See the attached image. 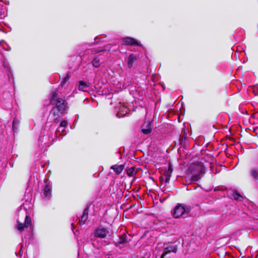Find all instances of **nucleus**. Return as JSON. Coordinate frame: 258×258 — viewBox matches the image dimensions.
<instances>
[{
    "label": "nucleus",
    "instance_id": "16",
    "mask_svg": "<svg viewBox=\"0 0 258 258\" xmlns=\"http://www.w3.org/2000/svg\"><path fill=\"white\" fill-rule=\"evenodd\" d=\"M137 59V57L134 54L130 55L128 58L127 65L128 68H131L133 66V63Z\"/></svg>",
    "mask_w": 258,
    "mask_h": 258
},
{
    "label": "nucleus",
    "instance_id": "6",
    "mask_svg": "<svg viewBox=\"0 0 258 258\" xmlns=\"http://www.w3.org/2000/svg\"><path fill=\"white\" fill-rule=\"evenodd\" d=\"M31 218L28 215H26L25 217V223L23 224L22 223H20L19 221H17L18 225H17V229L20 231H22L24 230L25 228L28 227L29 225H31Z\"/></svg>",
    "mask_w": 258,
    "mask_h": 258
},
{
    "label": "nucleus",
    "instance_id": "26",
    "mask_svg": "<svg viewBox=\"0 0 258 258\" xmlns=\"http://www.w3.org/2000/svg\"><path fill=\"white\" fill-rule=\"evenodd\" d=\"M105 50H102V49H99L98 50V51H96L95 52L93 51V53H98V52H101V51H104Z\"/></svg>",
    "mask_w": 258,
    "mask_h": 258
},
{
    "label": "nucleus",
    "instance_id": "8",
    "mask_svg": "<svg viewBox=\"0 0 258 258\" xmlns=\"http://www.w3.org/2000/svg\"><path fill=\"white\" fill-rule=\"evenodd\" d=\"M123 43L125 45H137V46H142L141 44L137 41V40L135 39L130 37H124L122 39Z\"/></svg>",
    "mask_w": 258,
    "mask_h": 258
},
{
    "label": "nucleus",
    "instance_id": "28",
    "mask_svg": "<svg viewBox=\"0 0 258 258\" xmlns=\"http://www.w3.org/2000/svg\"><path fill=\"white\" fill-rule=\"evenodd\" d=\"M105 258H110V256L108 255H106L105 257Z\"/></svg>",
    "mask_w": 258,
    "mask_h": 258
},
{
    "label": "nucleus",
    "instance_id": "3",
    "mask_svg": "<svg viewBox=\"0 0 258 258\" xmlns=\"http://www.w3.org/2000/svg\"><path fill=\"white\" fill-rule=\"evenodd\" d=\"M190 209L186 206L181 204L176 205L172 211L173 216L178 218L181 216L186 217L189 213Z\"/></svg>",
    "mask_w": 258,
    "mask_h": 258
},
{
    "label": "nucleus",
    "instance_id": "27",
    "mask_svg": "<svg viewBox=\"0 0 258 258\" xmlns=\"http://www.w3.org/2000/svg\"><path fill=\"white\" fill-rule=\"evenodd\" d=\"M54 121L55 122H58V120H57V118H55Z\"/></svg>",
    "mask_w": 258,
    "mask_h": 258
},
{
    "label": "nucleus",
    "instance_id": "1",
    "mask_svg": "<svg viewBox=\"0 0 258 258\" xmlns=\"http://www.w3.org/2000/svg\"><path fill=\"white\" fill-rule=\"evenodd\" d=\"M57 94L55 91H53L50 93V102L51 104H55L56 108L58 111L63 113L68 108V103L66 100L57 97Z\"/></svg>",
    "mask_w": 258,
    "mask_h": 258
},
{
    "label": "nucleus",
    "instance_id": "19",
    "mask_svg": "<svg viewBox=\"0 0 258 258\" xmlns=\"http://www.w3.org/2000/svg\"><path fill=\"white\" fill-rule=\"evenodd\" d=\"M135 168L132 167L127 170L126 173L129 176L132 177L135 175Z\"/></svg>",
    "mask_w": 258,
    "mask_h": 258
},
{
    "label": "nucleus",
    "instance_id": "9",
    "mask_svg": "<svg viewBox=\"0 0 258 258\" xmlns=\"http://www.w3.org/2000/svg\"><path fill=\"white\" fill-rule=\"evenodd\" d=\"M107 233L108 231L105 229L99 227L95 230L94 234L96 237L102 238H104Z\"/></svg>",
    "mask_w": 258,
    "mask_h": 258
},
{
    "label": "nucleus",
    "instance_id": "15",
    "mask_svg": "<svg viewBox=\"0 0 258 258\" xmlns=\"http://www.w3.org/2000/svg\"><path fill=\"white\" fill-rule=\"evenodd\" d=\"M124 168V165L122 164L120 165H114V172L116 174H120Z\"/></svg>",
    "mask_w": 258,
    "mask_h": 258
},
{
    "label": "nucleus",
    "instance_id": "22",
    "mask_svg": "<svg viewBox=\"0 0 258 258\" xmlns=\"http://www.w3.org/2000/svg\"><path fill=\"white\" fill-rule=\"evenodd\" d=\"M251 175L254 179H257L258 178V172L255 170L252 169L251 172Z\"/></svg>",
    "mask_w": 258,
    "mask_h": 258
},
{
    "label": "nucleus",
    "instance_id": "32",
    "mask_svg": "<svg viewBox=\"0 0 258 258\" xmlns=\"http://www.w3.org/2000/svg\"><path fill=\"white\" fill-rule=\"evenodd\" d=\"M110 105H111V104H112V102H111V101L110 102Z\"/></svg>",
    "mask_w": 258,
    "mask_h": 258
},
{
    "label": "nucleus",
    "instance_id": "31",
    "mask_svg": "<svg viewBox=\"0 0 258 258\" xmlns=\"http://www.w3.org/2000/svg\"><path fill=\"white\" fill-rule=\"evenodd\" d=\"M98 39V38L97 37H96L95 39V40H97V39Z\"/></svg>",
    "mask_w": 258,
    "mask_h": 258
},
{
    "label": "nucleus",
    "instance_id": "5",
    "mask_svg": "<svg viewBox=\"0 0 258 258\" xmlns=\"http://www.w3.org/2000/svg\"><path fill=\"white\" fill-rule=\"evenodd\" d=\"M163 252L161 256V258H164V256L167 254L171 252H176L177 248L175 245L171 244H164L163 246Z\"/></svg>",
    "mask_w": 258,
    "mask_h": 258
},
{
    "label": "nucleus",
    "instance_id": "21",
    "mask_svg": "<svg viewBox=\"0 0 258 258\" xmlns=\"http://www.w3.org/2000/svg\"><path fill=\"white\" fill-rule=\"evenodd\" d=\"M70 78V76L68 74L66 75V76L63 78V80L61 82V85L63 86L66 82L69 80Z\"/></svg>",
    "mask_w": 258,
    "mask_h": 258
},
{
    "label": "nucleus",
    "instance_id": "30",
    "mask_svg": "<svg viewBox=\"0 0 258 258\" xmlns=\"http://www.w3.org/2000/svg\"><path fill=\"white\" fill-rule=\"evenodd\" d=\"M110 169H113V166H111L110 167Z\"/></svg>",
    "mask_w": 258,
    "mask_h": 258
},
{
    "label": "nucleus",
    "instance_id": "2",
    "mask_svg": "<svg viewBox=\"0 0 258 258\" xmlns=\"http://www.w3.org/2000/svg\"><path fill=\"white\" fill-rule=\"evenodd\" d=\"M189 170L192 174V180L197 181L201 178V175L205 173V168L202 163L198 162L191 164Z\"/></svg>",
    "mask_w": 258,
    "mask_h": 258
},
{
    "label": "nucleus",
    "instance_id": "4",
    "mask_svg": "<svg viewBox=\"0 0 258 258\" xmlns=\"http://www.w3.org/2000/svg\"><path fill=\"white\" fill-rule=\"evenodd\" d=\"M115 111L117 112L116 116L121 117L126 115L128 111V109L124 104L119 103L118 105L115 107Z\"/></svg>",
    "mask_w": 258,
    "mask_h": 258
},
{
    "label": "nucleus",
    "instance_id": "25",
    "mask_svg": "<svg viewBox=\"0 0 258 258\" xmlns=\"http://www.w3.org/2000/svg\"><path fill=\"white\" fill-rule=\"evenodd\" d=\"M0 15L2 17H5L6 16V13L4 9H2L1 11H0Z\"/></svg>",
    "mask_w": 258,
    "mask_h": 258
},
{
    "label": "nucleus",
    "instance_id": "12",
    "mask_svg": "<svg viewBox=\"0 0 258 258\" xmlns=\"http://www.w3.org/2000/svg\"><path fill=\"white\" fill-rule=\"evenodd\" d=\"M89 85L86 82L83 81H80L78 86V89L82 91H87L89 89Z\"/></svg>",
    "mask_w": 258,
    "mask_h": 258
},
{
    "label": "nucleus",
    "instance_id": "14",
    "mask_svg": "<svg viewBox=\"0 0 258 258\" xmlns=\"http://www.w3.org/2000/svg\"><path fill=\"white\" fill-rule=\"evenodd\" d=\"M119 240L117 241V243L115 244V245L117 246V244H124L125 243H126L127 242V240L126 239V235L125 234L124 232H123L122 234L119 235Z\"/></svg>",
    "mask_w": 258,
    "mask_h": 258
},
{
    "label": "nucleus",
    "instance_id": "10",
    "mask_svg": "<svg viewBox=\"0 0 258 258\" xmlns=\"http://www.w3.org/2000/svg\"><path fill=\"white\" fill-rule=\"evenodd\" d=\"M51 186L49 184H47L43 189L42 194V196L43 197V198H49L51 196Z\"/></svg>",
    "mask_w": 258,
    "mask_h": 258
},
{
    "label": "nucleus",
    "instance_id": "7",
    "mask_svg": "<svg viewBox=\"0 0 258 258\" xmlns=\"http://www.w3.org/2000/svg\"><path fill=\"white\" fill-rule=\"evenodd\" d=\"M152 122L153 121H149L147 122H145L144 124L143 125L141 129V132L144 134L148 135L149 134L151 131L152 128Z\"/></svg>",
    "mask_w": 258,
    "mask_h": 258
},
{
    "label": "nucleus",
    "instance_id": "18",
    "mask_svg": "<svg viewBox=\"0 0 258 258\" xmlns=\"http://www.w3.org/2000/svg\"><path fill=\"white\" fill-rule=\"evenodd\" d=\"M172 172V169L170 166H169L168 169L167 170H166L165 172L164 176L170 178Z\"/></svg>",
    "mask_w": 258,
    "mask_h": 258
},
{
    "label": "nucleus",
    "instance_id": "29",
    "mask_svg": "<svg viewBox=\"0 0 258 258\" xmlns=\"http://www.w3.org/2000/svg\"><path fill=\"white\" fill-rule=\"evenodd\" d=\"M111 98V97H108L107 99H110V98Z\"/></svg>",
    "mask_w": 258,
    "mask_h": 258
},
{
    "label": "nucleus",
    "instance_id": "23",
    "mask_svg": "<svg viewBox=\"0 0 258 258\" xmlns=\"http://www.w3.org/2000/svg\"><path fill=\"white\" fill-rule=\"evenodd\" d=\"M162 181H164L165 183H168L170 180V178H168L166 176H164V175L160 179Z\"/></svg>",
    "mask_w": 258,
    "mask_h": 258
},
{
    "label": "nucleus",
    "instance_id": "13",
    "mask_svg": "<svg viewBox=\"0 0 258 258\" xmlns=\"http://www.w3.org/2000/svg\"><path fill=\"white\" fill-rule=\"evenodd\" d=\"M88 211L87 209H85L83 213V215L81 216V219L79 220L80 225H83L87 219H88Z\"/></svg>",
    "mask_w": 258,
    "mask_h": 258
},
{
    "label": "nucleus",
    "instance_id": "24",
    "mask_svg": "<svg viewBox=\"0 0 258 258\" xmlns=\"http://www.w3.org/2000/svg\"><path fill=\"white\" fill-rule=\"evenodd\" d=\"M67 124H68V122L65 120H63L61 121L60 123V126L61 127H65L67 125Z\"/></svg>",
    "mask_w": 258,
    "mask_h": 258
},
{
    "label": "nucleus",
    "instance_id": "20",
    "mask_svg": "<svg viewBox=\"0 0 258 258\" xmlns=\"http://www.w3.org/2000/svg\"><path fill=\"white\" fill-rule=\"evenodd\" d=\"M19 121L16 118H15L13 122V129L14 131L15 129H17V127L19 125Z\"/></svg>",
    "mask_w": 258,
    "mask_h": 258
},
{
    "label": "nucleus",
    "instance_id": "11",
    "mask_svg": "<svg viewBox=\"0 0 258 258\" xmlns=\"http://www.w3.org/2000/svg\"><path fill=\"white\" fill-rule=\"evenodd\" d=\"M229 194L235 200L237 201H242L243 200V197L236 190L229 191Z\"/></svg>",
    "mask_w": 258,
    "mask_h": 258
},
{
    "label": "nucleus",
    "instance_id": "17",
    "mask_svg": "<svg viewBox=\"0 0 258 258\" xmlns=\"http://www.w3.org/2000/svg\"><path fill=\"white\" fill-rule=\"evenodd\" d=\"M92 65L95 68H98L100 66V59L98 57H96L92 61Z\"/></svg>",
    "mask_w": 258,
    "mask_h": 258
}]
</instances>
